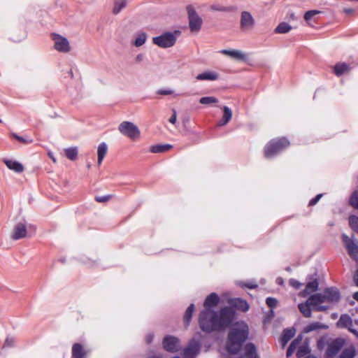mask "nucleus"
<instances>
[{
  "instance_id": "58",
  "label": "nucleus",
  "mask_w": 358,
  "mask_h": 358,
  "mask_svg": "<svg viewBox=\"0 0 358 358\" xmlns=\"http://www.w3.org/2000/svg\"><path fill=\"white\" fill-rule=\"evenodd\" d=\"M306 358H315V357H313V356H308V357H306Z\"/></svg>"
},
{
  "instance_id": "27",
  "label": "nucleus",
  "mask_w": 358,
  "mask_h": 358,
  "mask_svg": "<svg viewBox=\"0 0 358 358\" xmlns=\"http://www.w3.org/2000/svg\"><path fill=\"white\" fill-rule=\"evenodd\" d=\"M146 40L147 34L145 32L137 33L133 45L136 47H141L145 43Z\"/></svg>"
},
{
  "instance_id": "43",
  "label": "nucleus",
  "mask_w": 358,
  "mask_h": 358,
  "mask_svg": "<svg viewBox=\"0 0 358 358\" xmlns=\"http://www.w3.org/2000/svg\"><path fill=\"white\" fill-rule=\"evenodd\" d=\"M15 342V340L13 337H7L3 343V348H10L14 345Z\"/></svg>"
},
{
  "instance_id": "13",
  "label": "nucleus",
  "mask_w": 358,
  "mask_h": 358,
  "mask_svg": "<svg viewBox=\"0 0 358 358\" xmlns=\"http://www.w3.org/2000/svg\"><path fill=\"white\" fill-rule=\"evenodd\" d=\"M164 348L169 352H178L180 348L179 340L171 336H166L163 340Z\"/></svg>"
},
{
  "instance_id": "3",
  "label": "nucleus",
  "mask_w": 358,
  "mask_h": 358,
  "mask_svg": "<svg viewBox=\"0 0 358 358\" xmlns=\"http://www.w3.org/2000/svg\"><path fill=\"white\" fill-rule=\"evenodd\" d=\"M340 300V293L335 287L327 288L322 293H317L311 295L309 297V302L315 304H321L323 303H337Z\"/></svg>"
},
{
  "instance_id": "29",
  "label": "nucleus",
  "mask_w": 358,
  "mask_h": 358,
  "mask_svg": "<svg viewBox=\"0 0 358 358\" xmlns=\"http://www.w3.org/2000/svg\"><path fill=\"white\" fill-rule=\"evenodd\" d=\"M301 341V337H298L295 338L292 342L290 343L286 353L287 357H289L292 355V354L296 350V348L299 346Z\"/></svg>"
},
{
  "instance_id": "28",
  "label": "nucleus",
  "mask_w": 358,
  "mask_h": 358,
  "mask_svg": "<svg viewBox=\"0 0 358 358\" xmlns=\"http://www.w3.org/2000/svg\"><path fill=\"white\" fill-rule=\"evenodd\" d=\"M350 69L349 65L345 63H338L334 66V73L336 76H339L345 72L348 71Z\"/></svg>"
},
{
  "instance_id": "57",
  "label": "nucleus",
  "mask_w": 358,
  "mask_h": 358,
  "mask_svg": "<svg viewBox=\"0 0 358 358\" xmlns=\"http://www.w3.org/2000/svg\"><path fill=\"white\" fill-rule=\"evenodd\" d=\"M149 358H162L159 356H152V357H150Z\"/></svg>"
},
{
  "instance_id": "33",
  "label": "nucleus",
  "mask_w": 358,
  "mask_h": 358,
  "mask_svg": "<svg viewBox=\"0 0 358 358\" xmlns=\"http://www.w3.org/2000/svg\"><path fill=\"white\" fill-rule=\"evenodd\" d=\"M327 327L326 325L322 324L318 322H313V323H311L309 325H308L305 329V331L310 332V331H315L317 329H327Z\"/></svg>"
},
{
  "instance_id": "39",
  "label": "nucleus",
  "mask_w": 358,
  "mask_h": 358,
  "mask_svg": "<svg viewBox=\"0 0 358 358\" xmlns=\"http://www.w3.org/2000/svg\"><path fill=\"white\" fill-rule=\"evenodd\" d=\"M320 13V12L317 10L307 11L304 15V19L308 24H310V21L312 20V18Z\"/></svg>"
},
{
  "instance_id": "30",
  "label": "nucleus",
  "mask_w": 358,
  "mask_h": 358,
  "mask_svg": "<svg viewBox=\"0 0 358 358\" xmlns=\"http://www.w3.org/2000/svg\"><path fill=\"white\" fill-rule=\"evenodd\" d=\"M172 146L169 144L156 145L151 148L150 151L153 153H160L169 151Z\"/></svg>"
},
{
  "instance_id": "38",
  "label": "nucleus",
  "mask_w": 358,
  "mask_h": 358,
  "mask_svg": "<svg viewBox=\"0 0 358 358\" xmlns=\"http://www.w3.org/2000/svg\"><path fill=\"white\" fill-rule=\"evenodd\" d=\"M199 102L201 104L208 105V104L217 103L218 100L215 97H213V96H204V97H201L199 99Z\"/></svg>"
},
{
  "instance_id": "25",
  "label": "nucleus",
  "mask_w": 358,
  "mask_h": 358,
  "mask_svg": "<svg viewBox=\"0 0 358 358\" xmlns=\"http://www.w3.org/2000/svg\"><path fill=\"white\" fill-rule=\"evenodd\" d=\"M245 356L244 358H258L256 353V348L252 343H248L244 348Z\"/></svg>"
},
{
  "instance_id": "7",
  "label": "nucleus",
  "mask_w": 358,
  "mask_h": 358,
  "mask_svg": "<svg viewBox=\"0 0 358 358\" xmlns=\"http://www.w3.org/2000/svg\"><path fill=\"white\" fill-rule=\"evenodd\" d=\"M189 17V26L192 32H198L201 27L202 19L196 14L192 6L187 7Z\"/></svg>"
},
{
  "instance_id": "50",
  "label": "nucleus",
  "mask_w": 358,
  "mask_h": 358,
  "mask_svg": "<svg viewBox=\"0 0 358 358\" xmlns=\"http://www.w3.org/2000/svg\"><path fill=\"white\" fill-rule=\"evenodd\" d=\"M243 286L248 287L250 289H254V288H256L257 287V285L254 283V282H250L244 283L243 285Z\"/></svg>"
},
{
  "instance_id": "55",
  "label": "nucleus",
  "mask_w": 358,
  "mask_h": 358,
  "mask_svg": "<svg viewBox=\"0 0 358 358\" xmlns=\"http://www.w3.org/2000/svg\"><path fill=\"white\" fill-rule=\"evenodd\" d=\"M353 299L358 301V292H356L353 294Z\"/></svg>"
},
{
  "instance_id": "11",
  "label": "nucleus",
  "mask_w": 358,
  "mask_h": 358,
  "mask_svg": "<svg viewBox=\"0 0 358 358\" xmlns=\"http://www.w3.org/2000/svg\"><path fill=\"white\" fill-rule=\"evenodd\" d=\"M255 22L252 15L247 11L241 13L240 27L244 31H250L253 29Z\"/></svg>"
},
{
  "instance_id": "41",
  "label": "nucleus",
  "mask_w": 358,
  "mask_h": 358,
  "mask_svg": "<svg viewBox=\"0 0 358 358\" xmlns=\"http://www.w3.org/2000/svg\"><path fill=\"white\" fill-rule=\"evenodd\" d=\"M309 352L308 348L306 346H301L297 352H296V356L297 357H303L305 355H306Z\"/></svg>"
},
{
  "instance_id": "61",
  "label": "nucleus",
  "mask_w": 358,
  "mask_h": 358,
  "mask_svg": "<svg viewBox=\"0 0 358 358\" xmlns=\"http://www.w3.org/2000/svg\"><path fill=\"white\" fill-rule=\"evenodd\" d=\"M239 358H244V357H239Z\"/></svg>"
},
{
  "instance_id": "19",
  "label": "nucleus",
  "mask_w": 358,
  "mask_h": 358,
  "mask_svg": "<svg viewBox=\"0 0 358 358\" xmlns=\"http://www.w3.org/2000/svg\"><path fill=\"white\" fill-rule=\"evenodd\" d=\"M220 52L236 60H245L246 58L245 55L238 50H222Z\"/></svg>"
},
{
  "instance_id": "35",
  "label": "nucleus",
  "mask_w": 358,
  "mask_h": 358,
  "mask_svg": "<svg viewBox=\"0 0 358 358\" xmlns=\"http://www.w3.org/2000/svg\"><path fill=\"white\" fill-rule=\"evenodd\" d=\"M194 310V305L193 303H192L189 306V307L186 310L185 315H184V322L186 325L189 324Z\"/></svg>"
},
{
  "instance_id": "45",
  "label": "nucleus",
  "mask_w": 358,
  "mask_h": 358,
  "mask_svg": "<svg viewBox=\"0 0 358 358\" xmlns=\"http://www.w3.org/2000/svg\"><path fill=\"white\" fill-rule=\"evenodd\" d=\"M289 284L290 286H292V287L298 289L301 287V283L299 282L298 280H295V279H290L289 281Z\"/></svg>"
},
{
  "instance_id": "24",
  "label": "nucleus",
  "mask_w": 358,
  "mask_h": 358,
  "mask_svg": "<svg viewBox=\"0 0 358 358\" xmlns=\"http://www.w3.org/2000/svg\"><path fill=\"white\" fill-rule=\"evenodd\" d=\"M86 352L80 343H75L72 347V358H85Z\"/></svg>"
},
{
  "instance_id": "23",
  "label": "nucleus",
  "mask_w": 358,
  "mask_h": 358,
  "mask_svg": "<svg viewBox=\"0 0 358 358\" xmlns=\"http://www.w3.org/2000/svg\"><path fill=\"white\" fill-rule=\"evenodd\" d=\"M196 78L198 80H215L218 78V74L215 71H206L198 74Z\"/></svg>"
},
{
  "instance_id": "32",
  "label": "nucleus",
  "mask_w": 358,
  "mask_h": 358,
  "mask_svg": "<svg viewBox=\"0 0 358 358\" xmlns=\"http://www.w3.org/2000/svg\"><path fill=\"white\" fill-rule=\"evenodd\" d=\"M127 5L126 0H116L115 1L114 8L113 10V13L115 15L118 14Z\"/></svg>"
},
{
  "instance_id": "22",
  "label": "nucleus",
  "mask_w": 358,
  "mask_h": 358,
  "mask_svg": "<svg viewBox=\"0 0 358 358\" xmlns=\"http://www.w3.org/2000/svg\"><path fill=\"white\" fill-rule=\"evenodd\" d=\"M294 335L295 329L294 328L285 329L280 338V343L282 346L285 347L289 341L294 336Z\"/></svg>"
},
{
  "instance_id": "46",
  "label": "nucleus",
  "mask_w": 358,
  "mask_h": 358,
  "mask_svg": "<svg viewBox=\"0 0 358 358\" xmlns=\"http://www.w3.org/2000/svg\"><path fill=\"white\" fill-rule=\"evenodd\" d=\"M322 196V194H317L315 197H314L309 201V206L315 205L319 201V200L320 199V198Z\"/></svg>"
},
{
  "instance_id": "21",
  "label": "nucleus",
  "mask_w": 358,
  "mask_h": 358,
  "mask_svg": "<svg viewBox=\"0 0 358 358\" xmlns=\"http://www.w3.org/2000/svg\"><path fill=\"white\" fill-rule=\"evenodd\" d=\"M108 152V145L106 143H100L97 148V164L101 165Z\"/></svg>"
},
{
  "instance_id": "52",
  "label": "nucleus",
  "mask_w": 358,
  "mask_h": 358,
  "mask_svg": "<svg viewBox=\"0 0 358 358\" xmlns=\"http://www.w3.org/2000/svg\"><path fill=\"white\" fill-rule=\"evenodd\" d=\"M152 338H153V335L152 334H148L146 336V342L148 343H150L152 341Z\"/></svg>"
},
{
  "instance_id": "44",
  "label": "nucleus",
  "mask_w": 358,
  "mask_h": 358,
  "mask_svg": "<svg viewBox=\"0 0 358 358\" xmlns=\"http://www.w3.org/2000/svg\"><path fill=\"white\" fill-rule=\"evenodd\" d=\"M267 306L271 308L275 307L277 304V300L274 298L268 297L266 300Z\"/></svg>"
},
{
  "instance_id": "17",
  "label": "nucleus",
  "mask_w": 358,
  "mask_h": 358,
  "mask_svg": "<svg viewBox=\"0 0 358 358\" xmlns=\"http://www.w3.org/2000/svg\"><path fill=\"white\" fill-rule=\"evenodd\" d=\"M352 325V320L351 317L347 314L341 315L339 320L337 322V326L338 327L348 328L351 332L357 334L356 330L350 329V327Z\"/></svg>"
},
{
  "instance_id": "42",
  "label": "nucleus",
  "mask_w": 358,
  "mask_h": 358,
  "mask_svg": "<svg viewBox=\"0 0 358 358\" xmlns=\"http://www.w3.org/2000/svg\"><path fill=\"white\" fill-rule=\"evenodd\" d=\"M13 137L14 138H15L16 140L22 142V143H24V144H28V143H31L32 142V140L30 139V138H25L24 137H22V136H20L15 134H12Z\"/></svg>"
},
{
  "instance_id": "60",
  "label": "nucleus",
  "mask_w": 358,
  "mask_h": 358,
  "mask_svg": "<svg viewBox=\"0 0 358 358\" xmlns=\"http://www.w3.org/2000/svg\"><path fill=\"white\" fill-rule=\"evenodd\" d=\"M1 122H2V121H1V120L0 119V123H1Z\"/></svg>"
},
{
  "instance_id": "10",
  "label": "nucleus",
  "mask_w": 358,
  "mask_h": 358,
  "mask_svg": "<svg viewBox=\"0 0 358 358\" xmlns=\"http://www.w3.org/2000/svg\"><path fill=\"white\" fill-rule=\"evenodd\" d=\"M344 345V341L341 338H336L331 341L327 346L325 352L326 358H333L341 350Z\"/></svg>"
},
{
  "instance_id": "34",
  "label": "nucleus",
  "mask_w": 358,
  "mask_h": 358,
  "mask_svg": "<svg viewBox=\"0 0 358 358\" xmlns=\"http://www.w3.org/2000/svg\"><path fill=\"white\" fill-rule=\"evenodd\" d=\"M291 29L292 27L289 24L286 22H282L278 25L275 29V31L278 34H285L289 32Z\"/></svg>"
},
{
  "instance_id": "9",
  "label": "nucleus",
  "mask_w": 358,
  "mask_h": 358,
  "mask_svg": "<svg viewBox=\"0 0 358 358\" xmlns=\"http://www.w3.org/2000/svg\"><path fill=\"white\" fill-rule=\"evenodd\" d=\"M52 38L54 41L55 48L62 52H68L70 50V45L68 40L56 34H53L52 36Z\"/></svg>"
},
{
  "instance_id": "1",
  "label": "nucleus",
  "mask_w": 358,
  "mask_h": 358,
  "mask_svg": "<svg viewBox=\"0 0 358 358\" xmlns=\"http://www.w3.org/2000/svg\"><path fill=\"white\" fill-rule=\"evenodd\" d=\"M219 297L215 293H211L204 301L205 310L201 312L199 323L201 329L206 332L220 330L227 327L231 323L234 311L230 307L222 308L217 313L208 308L215 306Z\"/></svg>"
},
{
  "instance_id": "14",
  "label": "nucleus",
  "mask_w": 358,
  "mask_h": 358,
  "mask_svg": "<svg viewBox=\"0 0 358 358\" xmlns=\"http://www.w3.org/2000/svg\"><path fill=\"white\" fill-rule=\"evenodd\" d=\"M200 349V344L198 341L192 339L189 341L188 345L184 349V358H194Z\"/></svg>"
},
{
  "instance_id": "47",
  "label": "nucleus",
  "mask_w": 358,
  "mask_h": 358,
  "mask_svg": "<svg viewBox=\"0 0 358 358\" xmlns=\"http://www.w3.org/2000/svg\"><path fill=\"white\" fill-rule=\"evenodd\" d=\"M110 198V195H106V196H96L95 198V199L98 202H106V201H108Z\"/></svg>"
},
{
  "instance_id": "4",
  "label": "nucleus",
  "mask_w": 358,
  "mask_h": 358,
  "mask_svg": "<svg viewBox=\"0 0 358 358\" xmlns=\"http://www.w3.org/2000/svg\"><path fill=\"white\" fill-rule=\"evenodd\" d=\"M289 145V142L285 138H275L269 141L264 148V156L270 159Z\"/></svg>"
},
{
  "instance_id": "6",
  "label": "nucleus",
  "mask_w": 358,
  "mask_h": 358,
  "mask_svg": "<svg viewBox=\"0 0 358 358\" xmlns=\"http://www.w3.org/2000/svg\"><path fill=\"white\" fill-rule=\"evenodd\" d=\"M119 131L124 136L128 137L132 141H136L139 138L141 131L138 127L133 122L124 121L118 126Z\"/></svg>"
},
{
  "instance_id": "5",
  "label": "nucleus",
  "mask_w": 358,
  "mask_h": 358,
  "mask_svg": "<svg viewBox=\"0 0 358 358\" xmlns=\"http://www.w3.org/2000/svg\"><path fill=\"white\" fill-rule=\"evenodd\" d=\"M180 31L176 30L173 32L166 31L158 36L152 38V43L162 48H168L173 47L180 35Z\"/></svg>"
},
{
  "instance_id": "54",
  "label": "nucleus",
  "mask_w": 358,
  "mask_h": 358,
  "mask_svg": "<svg viewBox=\"0 0 358 358\" xmlns=\"http://www.w3.org/2000/svg\"><path fill=\"white\" fill-rule=\"evenodd\" d=\"M276 283L280 285H282L283 284V279L280 277L276 279Z\"/></svg>"
},
{
  "instance_id": "26",
  "label": "nucleus",
  "mask_w": 358,
  "mask_h": 358,
  "mask_svg": "<svg viewBox=\"0 0 358 358\" xmlns=\"http://www.w3.org/2000/svg\"><path fill=\"white\" fill-rule=\"evenodd\" d=\"M231 117H232L231 110L227 106H224L223 107V116H222V120L219 122L218 124L220 126H223V125L227 124L231 119Z\"/></svg>"
},
{
  "instance_id": "2",
  "label": "nucleus",
  "mask_w": 358,
  "mask_h": 358,
  "mask_svg": "<svg viewBox=\"0 0 358 358\" xmlns=\"http://www.w3.org/2000/svg\"><path fill=\"white\" fill-rule=\"evenodd\" d=\"M249 327L243 322H237L231 329L227 341V350L229 352L236 354L248 339Z\"/></svg>"
},
{
  "instance_id": "36",
  "label": "nucleus",
  "mask_w": 358,
  "mask_h": 358,
  "mask_svg": "<svg viewBox=\"0 0 358 358\" xmlns=\"http://www.w3.org/2000/svg\"><path fill=\"white\" fill-rule=\"evenodd\" d=\"M355 350L353 348L345 349L340 355L339 358H354Z\"/></svg>"
},
{
  "instance_id": "49",
  "label": "nucleus",
  "mask_w": 358,
  "mask_h": 358,
  "mask_svg": "<svg viewBox=\"0 0 358 358\" xmlns=\"http://www.w3.org/2000/svg\"><path fill=\"white\" fill-rule=\"evenodd\" d=\"M173 115L169 118V122L171 124H175L176 122L177 115H176V111L175 110H173Z\"/></svg>"
},
{
  "instance_id": "53",
  "label": "nucleus",
  "mask_w": 358,
  "mask_h": 358,
  "mask_svg": "<svg viewBox=\"0 0 358 358\" xmlns=\"http://www.w3.org/2000/svg\"><path fill=\"white\" fill-rule=\"evenodd\" d=\"M354 281H355L356 285L358 287V270L356 271V273L355 274Z\"/></svg>"
},
{
  "instance_id": "20",
  "label": "nucleus",
  "mask_w": 358,
  "mask_h": 358,
  "mask_svg": "<svg viewBox=\"0 0 358 358\" xmlns=\"http://www.w3.org/2000/svg\"><path fill=\"white\" fill-rule=\"evenodd\" d=\"M318 285L319 284L317 279L308 282L305 289L300 293V295L303 297L308 296L310 293L315 292L318 288Z\"/></svg>"
},
{
  "instance_id": "31",
  "label": "nucleus",
  "mask_w": 358,
  "mask_h": 358,
  "mask_svg": "<svg viewBox=\"0 0 358 358\" xmlns=\"http://www.w3.org/2000/svg\"><path fill=\"white\" fill-rule=\"evenodd\" d=\"M66 157L70 160H75L78 155V149L76 147H72L64 150Z\"/></svg>"
},
{
  "instance_id": "56",
  "label": "nucleus",
  "mask_w": 358,
  "mask_h": 358,
  "mask_svg": "<svg viewBox=\"0 0 358 358\" xmlns=\"http://www.w3.org/2000/svg\"><path fill=\"white\" fill-rule=\"evenodd\" d=\"M344 11L345 13H352V9H345Z\"/></svg>"
},
{
  "instance_id": "40",
  "label": "nucleus",
  "mask_w": 358,
  "mask_h": 358,
  "mask_svg": "<svg viewBox=\"0 0 358 358\" xmlns=\"http://www.w3.org/2000/svg\"><path fill=\"white\" fill-rule=\"evenodd\" d=\"M350 203L354 208H358V191H355L352 193Z\"/></svg>"
},
{
  "instance_id": "18",
  "label": "nucleus",
  "mask_w": 358,
  "mask_h": 358,
  "mask_svg": "<svg viewBox=\"0 0 358 358\" xmlns=\"http://www.w3.org/2000/svg\"><path fill=\"white\" fill-rule=\"evenodd\" d=\"M3 162L9 169L16 173H20L24 170V166L17 161L4 159Z\"/></svg>"
},
{
  "instance_id": "37",
  "label": "nucleus",
  "mask_w": 358,
  "mask_h": 358,
  "mask_svg": "<svg viewBox=\"0 0 358 358\" xmlns=\"http://www.w3.org/2000/svg\"><path fill=\"white\" fill-rule=\"evenodd\" d=\"M349 224L350 227L358 234V217L351 215L349 217Z\"/></svg>"
},
{
  "instance_id": "16",
  "label": "nucleus",
  "mask_w": 358,
  "mask_h": 358,
  "mask_svg": "<svg viewBox=\"0 0 358 358\" xmlns=\"http://www.w3.org/2000/svg\"><path fill=\"white\" fill-rule=\"evenodd\" d=\"M229 303L234 308L238 310L246 312L249 310V305L248 302L239 298L231 299L229 300Z\"/></svg>"
},
{
  "instance_id": "8",
  "label": "nucleus",
  "mask_w": 358,
  "mask_h": 358,
  "mask_svg": "<svg viewBox=\"0 0 358 358\" xmlns=\"http://www.w3.org/2000/svg\"><path fill=\"white\" fill-rule=\"evenodd\" d=\"M310 307H313V309L317 311H324L329 308L328 306H319L318 304L310 303L309 298L307 299L306 303H301L298 305L299 310L305 317H311L312 313Z\"/></svg>"
},
{
  "instance_id": "48",
  "label": "nucleus",
  "mask_w": 358,
  "mask_h": 358,
  "mask_svg": "<svg viewBox=\"0 0 358 358\" xmlns=\"http://www.w3.org/2000/svg\"><path fill=\"white\" fill-rule=\"evenodd\" d=\"M173 91L171 90H159L157 94L161 95H169L173 94Z\"/></svg>"
},
{
  "instance_id": "15",
  "label": "nucleus",
  "mask_w": 358,
  "mask_h": 358,
  "mask_svg": "<svg viewBox=\"0 0 358 358\" xmlns=\"http://www.w3.org/2000/svg\"><path fill=\"white\" fill-rule=\"evenodd\" d=\"M27 236V227L23 223H17L13 230L11 237L14 240L24 238Z\"/></svg>"
},
{
  "instance_id": "12",
  "label": "nucleus",
  "mask_w": 358,
  "mask_h": 358,
  "mask_svg": "<svg viewBox=\"0 0 358 358\" xmlns=\"http://www.w3.org/2000/svg\"><path fill=\"white\" fill-rule=\"evenodd\" d=\"M343 241L345 245L348 255L355 260L358 259V246L347 235L343 234Z\"/></svg>"
},
{
  "instance_id": "51",
  "label": "nucleus",
  "mask_w": 358,
  "mask_h": 358,
  "mask_svg": "<svg viewBox=\"0 0 358 358\" xmlns=\"http://www.w3.org/2000/svg\"><path fill=\"white\" fill-rule=\"evenodd\" d=\"M143 59H144V55L143 54H138L136 57V61L137 62H140L143 61Z\"/></svg>"
},
{
  "instance_id": "59",
  "label": "nucleus",
  "mask_w": 358,
  "mask_h": 358,
  "mask_svg": "<svg viewBox=\"0 0 358 358\" xmlns=\"http://www.w3.org/2000/svg\"><path fill=\"white\" fill-rule=\"evenodd\" d=\"M355 323H356L357 324H358V320H356V321H355Z\"/></svg>"
}]
</instances>
